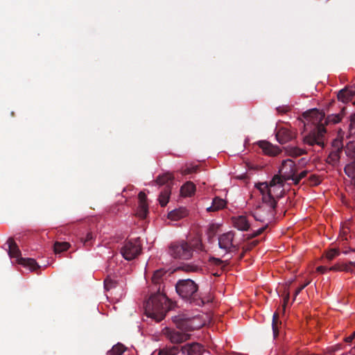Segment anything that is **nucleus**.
<instances>
[{
	"instance_id": "obj_1",
	"label": "nucleus",
	"mask_w": 355,
	"mask_h": 355,
	"mask_svg": "<svg viewBox=\"0 0 355 355\" xmlns=\"http://www.w3.org/2000/svg\"><path fill=\"white\" fill-rule=\"evenodd\" d=\"M296 172L297 166L294 162L287 159L282 162L279 169L280 175H275L269 183L260 182L255 185L262 200L261 205L254 213V217L257 220L267 223L272 218L277 202L284 194V180H293Z\"/></svg>"
},
{
	"instance_id": "obj_2",
	"label": "nucleus",
	"mask_w": 355,
	"mask_h": 355,
	"mask_svg": "<svg viewBox=\"0 0 355 355\" xmlns=\"http://www.w3.org/2000/svg\"><path fill=\"white\" fill-rule=\"evenodd\" d=\"M170 303L165 294L157 293L148 300L145 306L146 315L157 322L162 320L169 310Z\"/></svg>"
},
{
	"instance_id": "obj_3",
	"label": "nucleus",
	"mask_w": 355,
	"mask_h": 355,
	"mask_svg": "<svg viewBox=\"0 0 355 355\" xmlns=\"http://www.w3.org/2000/svg\"><path fill=\"white\" fill-rule=\"evenodd\" d=\"M198 285L191 279L179 280L175 285L177 293L184 300L200 305L202 301L198 298Z\"/></svg>"
},
{
	"instance_id": "obj_4",
	"label": "nucleus",
	"mask_w": 355,
	"mask_h": 355,
	"mask_svg": "<svg viewBox=\"0 0 355 355\" xmlns=\"http://www.w3.org/2000/svg\"><path fill=\"white\" fill-rule=\"evenodd\" d=\"M168 252L173 258L182 260L189 259L193 255L192 248L184 241L171 244Z\"/></svg>"
},
{
	"instance_id": "obj_5",
	"label": "nucleus",
	"mask_w": 355,
	"mask_h": 355,
	"mask_svg": "<svg viewBox=\"0 0 355 355\" xmlns=\"http://www.w3.org/2000/svg\"><path fill=\"white\" fill-rule=\"evenodd\" d=\"M218 245L220 249L226 252L236 251L239 248V242L235 239V234L233 231H229L220 234L218 236Z\"/></svg>"
},
{
	"instance_id": "obj_6",
	"label": "nucleus",
	"mask_w": 355,
	"mask_h": 355,
	"mask_svg": "<svg viewBox=\"0 0 355 355\" xmlns=\"http://www.w3.org/2000/svg\"><path fill=\"white\" fill-rule=\"evenodd\" d=\"M141 251V247L138 239L125 242L121 249V253L126 260L134 259Z\"/></svg>"
},
{
	"instance_id": "obj_7",
	"label": "nucleus",
	"mask_w": 355,
	"mask_h": 355,
	"mask_svg": "<svg viewBox=\"0 0 355 355\" xmlns=\"http://www.w3.org/2000/svg\"><path fill=\"white\" fill-rule=\"evenodd\" d=\"M325 132V129L323 125H318L315 129L311 131L308 135L304 137V142L310 146L317 144L322 146V137Z\"/></svg>"
},
{
	"instance_id": "obj_8",
	"label": "nucleus",
	"mask_w": 355,
	"mask_h": 355,
	"mask_svg": "<svg viewBox=\"0 0 355 355\" xmlns=\"http://www.w3.org/2000/svg\"><path fill=\"white\" fill-rule=\"evenodd\" d=\"M164 334L173 343H181L188 340L190 338V335L187 333L180 332L173 329L166 328L164 330Z\"/></svg>"
},
{
	"instance_id": "obj_9",
	"label": "nucleus",
	"mask_w": 355,
	"mask_h": 355,
	"mask_svg": "<svg viewBox=\"0 0 355 355\" xmlns=\"http://www.w3.org/2000/svg\"><path fill=\"white\" fill-rule=\"evenodd\" d=\"M181 352L183 355H204L205 350L202 345L197 343L186 344L181 347Z\"/></svg>"
},
{
	"instance_id": "obj_10",
	"label": "nucleus",
	"mask_w": 355,
	"mask_h": 355,
	"mask_svg": "<svg viewBox=\"0 0 355 355\" xmlns=\"http://www.w3.org/2000/svg\"><path fill=\"white\" fill-rule=\"evenodd\" d=\"M8 245V254L12 263L22 264V258L21 252L12 239H9L7 241Z\"/></svg>"
},
{
	"instance_id": "obj_11",
	"label": "nucleus",
	"mask_w": 355,
	"mask_h": 355,
	"mask_svg": "<svg viewBox=\"0 0 355 355\" xmlns=\"http://www.w3.org/2000/svg\"><path fill=\"white\" fill-rule=\"evenodd\" d=\"M304 117L306 119L307 124L312 123L313 125H322L321 123L324 117V114L322 112L316 109H313L304 114Z\"/></svg>"
},
{
	"instance_id": "obj_12",
	"label": "nucleus",
	"mask_w": 355,
	"mask_h": 355,
	"mask_svg": "<svg viewBox=\"0 0 355 355\" xmlns=\"http://www.w3.org/2000/svg\"><path fill=\"white\" fill-rule=\"evenodd\" d=\"M139 198V206L136 212V215L141 218H145L148 212V207L146 203V196L145 193L140 192L138 195Z\"/></svg>"
},
{
	"instance_id": "obj_13",
	"label": "nucleus",
	"mask_w": 355,
	"mask_h": 355,
	"mask_svg": "<svg viewBox=\"0 0 355 355\" xmlns=\"http://www.w3.org/2000/svg\"><path fill=\"white\" fill-rule=\"evenodd\" d=\"M234 227L240 231H247L250 227V222L245 216H237L232 217Z\"/></svg>"
},
{
	"instance_id": "obj_14",
	"label": "nucleus",
	"mask_w": 355,
	"mask_h": 355,
	"mask_svg": "<svg viewBox=\"0 0 355 355\" xmlns=\"http://www.w3.org/2000/svg\"><path fill=\"white\" fill-rule=\"evenodd\" d=\"M355 96V85L341 89L338 94V98L343 103H347Z\"/></svg>"
},
{
	"instance_id": "obj_15",
	"label": "nucleus",
	"mask_w": 355,
	"mask_h": 355,
	"mask_svg": "<svg viewBox=\"0 0 355 355\" xmlns=\"http://www.w3.org/2000/svg\"><path fill=\"white\" fill-rule=\"evenodd\" d=\"M259 146L266 155L275 156L280 152V150L277 146H273L266 141H260Z\"/></svg>"
},
{
	"instance_id": "obj_16",
	"label": "nucleus",
	"mask_w": 355,
	"mask_h": 355,
	"mask_svg": "<svg viewBox=\"0 0 355 355\" xmlns=\"http://www.w3.org/2000/svg\"><path fill=\"white\" fill-rule=\"evenodd\" d=\"M276 138L279 143L284 144L293 138V134L286 128H281L277 132Z\"/></svg>"
},
{
	"instance_id": "obj_17",
	"label": "nucleus",
	"mask_w": 355,
	"mask_h": 355,
	"mask_svg": "<svg viewBox=\"0 0 355 355\" xmlns=\"http://www.w3.org/2000/svg\"><path fill=\"white\" fill-rule=\"evenodd\" d=\"M226 201L218 197H216L212 200V204L207 208V211H216L225 207Z\"/></svg>"
},
{
	"instance_id": "obj_18",
	"label": "nucleus",
	"mask_w": 355,
	"mask_h": 355,
	"mask_svg": "<svg viewBox=\"0 0 355 355\" xmlns=\"http://www.w3.org/2000/svg\"><path fill=\"white\" fill-rule=\"evenodd\" d=\"M195 191V184L191 182H187L181 187L180 193L182 196L187 197L194 194Z\"/></svg>"
},
{
	"instance_id": "obj_19",
	"label": "nucleus",
	"mask_w": 355,
	"mask_h": 355,
	"mask_svg": "<svg viewBox=\"0 0 355 355\" xmlns=\"http://www.w3.org/2000/svg\"><path fill=\"white\" fill-rule=\"evenodd\" d=\"M187 214V211L185 209L181 208L178 209H175L172 211H171L168 214V218L173 220H179Z\"/></svg>"
},
{
	"instance_id": "obj_20",
	"label": "nucleus",
	"mask_w": 355,
	"mask_h": 355,
	"mask_svg": "<svg viewBox=\"0 0 355 355\" xmlns=\"http://www.w3.org/2000/svg\"><path fill=\"white\" fill-rule=\"evenodd\" d=\"M180 352L181 347L178 346H169L160 349L158 355H178Z\"/></svg>"
},
{
	"instance_id": "obj_21",
	"label": "nucleus",
	"mask_w": 355,
	"mask_h": 355,
	"mask_svg": "<svg viewBox=\"0 0 355 355\" xmlns=\"http://www.w3.org/2000/svg\"><path fill=\"white\" fill-rule=\"evenodd\" d=\"M39 268L40 266L35 259L31 258L24 259V268L30 272H33L39 269Z\"/></svg>"
},
{
	"instance_id": "obj_22",
	"label": "nucleus",
	"mask_w": 355,
	"mask_h": 355,
	"mask_svg": "<svg viewBox=\"0 0 355 355\" xmlns=\"http://www.w3.org/2000/svg\"><path fill=\"white\" fill-rule=\"evenodd\" d=\"M289 156L298 157L305 153V150L296 146H289L286 150Z\"/></svg>"
},
{
	"instance_id": "obj_23",
	"label": "nucleus",
	"mask_w": 355,
	"mask_h": 355,
	"mask_svg": "<svg viewBox=\"0 0 355 355\" xmlns=\"http://www.w3.org/2000/svg\"><path fill=\"white\" fill-rule=\"evenodd\" d=\"M343 111L344 109L342 110L340 114H331L328 116L326 120V123L335 124L340 122L343 117Z\"/></svg>"
},
{
	"instance_id": "obj_24",
	"label": "nucleus",
	"mask_w": 355,
	"mask_h": 355,
	"mask_svg": "<svg viewBox=\"0 0 355 355\" xmlns=\"http://www.w3.org/2000/svg\"><path fill=\"white\" fill-rule=\"evenodd\" d=\"M125 351V347L118 343L107 352V355H121Z\"/></svg>"
},
{
	"instance_id": "obj_25",
	"label": "nucleus",
	"mask_w": 355,
	"mask_h": 355,
	"mask_svg": "<svg viewBox=\"0 0 355 355\" xmlns=\"http://www.w3.org/2000/svg\"><path fill=\"white\" fill-rule=\"evenodd\" d=\"M70 245L67 242H56L54 244V252L60 253L69 249Z\"/></svg>"
},
{
	"instance_id": "obj_26",
	"label": "nucleus",
	"mask_w": 355,
	"mask_h": 355,
	"mask_svg": "<svg viewBox=\"0 0 355 355\" xmlns=\"http://www.w3.org/2000/svg\"><path fill=\"white\" fill-rule=\"evenodd\" d=\"M169 196H170V191L168 189H164V191L161 192V193L159 196V201L161 206L164 207V206L166 205V204L168 202Z\"/></svg>"
},
{
	"instance_id": "obj_27",
	"label": "nucleus",
	"mask_w": 355,
	"mask_h": 355,
	"mask_svg": "<svg viewBox=\"0 0 355 355\" xmlns=\"http://www.w3.org/2000/svg\"><path fill=\"white\" fill-rule=\"evenodd\" d=\"M172 179H173L172 174L167 173H164L162 175H159L156 180V182L159 184H164L168 183Z\"/></svg>"
},
{
	"instance_id": "obj_28",
	"label": "nucleus",
	"mask_w": 355,
	"mask_h": 355,
	"mask_svg": "<svg viewBox=\"0 0 355 355\" xmlns=\"http://www.w3.org/2000/svg\"><path fill=\"white\" fill-rule=\"evenodd\" d=\"M345 173L351 178H354L355 176V162L347 164L345 167Z\"/></svg>"
},
{
	"instance_id": "obj_29",
	"label": "nucleus",
	"mask_w": 355,
	"mask_h": 355,
	"mask_svg": "<svg viewBox=\"0 0 355 355\" xmlns=\"http://www.w3.org/2000/svg\"><path fill=\"white\" fill-rule=\"evenodd\" d=\"M164 273H165V272L162 270H158L155 271L152 277L153 282L155 284H159V282H160L162 277H163V275H164Z\"/></svg>"
},
{
	"instance_id": "obj_30",
	"label": "nucleus",
	"mask_w": 355,
	"mask_h": 355,
	"mask_svg": "<svg viewBox=\"0 0 355 355\" xmlns=\"http://www.w3.org/2000/svg\"><path fill=\"white\" fill-rule=\"evenodd\" d=\"M277 320H278V314L275 313L272 316V331L274 336L276 337L278 335V329H277Z\"/></svg>"
},
{
	"instance_id": "obj_31",
	"label": "nucleus",
	"mask_w": 355,
	"mask_h": 355,
	"mask_svg": "<svg viewBox=\"0 0 355 355\" xmlns=\"http://www.w3.org/2000/svg\"><path fill=\"white\" fill-rule=\"evenodd\" d=\"M338 254H339V250L336 248H333L327 252L326 258L328 260H331L334 258H335L336 257L338 256Z\"/></svg>"
},
{
	"instance_id": "obj_32",
	"label": "nucleus",
	"mask_w": 355,
	"mask_h": 355,
	"mask_svg": "<svg viewBox=\"0 0 355 355\" xmlns=\"http://www.w3.org/2000/svg\"><path fill=\"white\" fill-rule=\"evenodd\" d=\"M197 168H198L197 165L191 164L190 166H187L185 168L182 169V173L184 175L190 174V173L196 172L197 171Z\"/></svg>"
},
{
	"instance_id": "obj_33",
	"label": "nucleus",
	"mask_w": 355,
	"mask_h": 355,
	"mask_svg": "<svg viewBox=\"0 0 355 355\" xmlns=\"http://www.w3.org/2000/svg\"><path fill=\"white\" fill-rule=\"evenodd\" d=\"M306 174H307L306 171H303L300 172L298 175H296V173H295L293 181L294 182V183L295 184H297L302 178H304L306 175Z\"/></svg>"
},
{
	"instance_id": "obj_34",
	"label": "nucleus",
	"mask_w": 355,
	"mask_h": 355,
	"mask_svg": "<svg viewBox=\"0 0 355 355\" xmlns=\"http://www.w3.org/2000/svg\"><path fill=\"white\" fill-rule=\"evenodd\" d=\"M351 266L355 267V263L351 261L349 263H345V264L341 265V271L351 272L352 271V270L350 268Z\"/></svg>"
},
{
	"instance_id": "obj_35",
	"label": "nucleus",
	"mask_w": 355,
	"mask_h": 355,
	"mask_svg": "<svg viewBox=\"0 0 355 355\" xmlns=\"http://www.w3.org/2000/svg\"><path fill=\"white\" fill-rule=\"evenodd\" d=\"M93 239L92 232H87L85 238L82 239V242L85 245H87L88 243Z\"/></svg>"
},
{
	"instance_id": "obj_36",
	"label": "nucleus",
	"mask_w": 355,
	"mask_h": 355,
	"mask_svg": "<svg viewBox=\"0 0 355 355\" xmlns=\"http://www.w3.org/2000/svg\"><path fill=\"white\" fill-rule=\"evenodd\" d=\"M194 319L191 320H189V321H187V325L189 327V330H193V329H198L200 327V326H195L194 325Z\"/></svg>"
},
{
	"instance_id": "obj_37",
	"label": "nucleus",
	"mask_w": 355,
	"mask_h": 355,
	"mask_svg": "<svg viewBox=\"0 0 355 355\" xmlns=\"http://www.w3.org/2000/svg\"><path fill=\"white\" fill-rule=\"evenodd\" d=\"M309 284V282H306V284H303L300 287H299L295 293V297H296L308 284Z\"/></svg>"
},
{
	"instance_id": "obj_38",
	"label": "nucleus",
	"mask_w": 355,
	"mask_h": 355,
	"mask_svg": "<svg viewBox=\"0 0 355 355\" xmlns=\"http://www.w3.org/2000/svg\"><path fill=\"white\" fill-rule=\"evenodd\" d=\"M200 270H201L200 268L198 266H189V269H188V270L191 271V272H198Z\"/></svg>"
},
{
	"instance_id": "obj_39",
	"label": "nucleus",
	"mask_w": 355,
	"mask_h": 355,
	"mask_svg": "<svg viewBox=\"0 0 355 355\" xmlns=\"http://www.w3.org/2000/svg\"><path fill=\"white\" fill-rule=\"evenodd\" d=\"M328 269H329V270L341 271V265L336 264Z\"/></svg>"
},
{
	"instance_id": "obj_40",
	"label": "nucleus",
	"mask_w": 355,
	"mask_h": 355,
	"mask_svg": "<svg viewBox=\"0 0 355 355\" xmlns=\"http://www.w3.org/2000/svg\"><path fill=\"white\" fill-rule=\"evenodd\" d=\"M347 148L355 152V141H350L347 144Z\"/></svg>"
},
{
	"instance_id": "obj_41",
	"label": "nucleus",
	"mask_w": 355,
	"mask_h": 355,
	"mask_svg": "<svg viewBox=\"0 0 355 355\" xmlns=\"http://www.w3.org/2000/svg\"><path fill=\"white\" fill-rule=\"evenodd\" d=\"M349 126L351 129L355 128V114L351 116Z\"/></svg>"
},
{
	"instance_id": "obj_42",
	"label": "nucleus",
	"mask_w": 355,
	"mask_h": 355,
	"mask_svg": "<svg viewBox=\"0 0 355 355\" xmlns=\"http://www.w3.org/2000/svg\"><path fill=\"white\" fill-rule=\"evenodd\" d=\"M327 270H329V269H328V268H326V267H324V266H318V267L317 268V271H318V272H321V273H324V272H326V271H327Z\"/></svg>"
},
{
	"instance_id": "obj_43",
	"label": "nucleus",
	"mask_w": 355,
	"mask_h": 355,
	"mask_svg": "<svg viewBox=\"0 0 355 355\" xmlns=\"http://www.w3.org/2000/svg\"><path fill=\"white\" fill-rule=\"evenodd\" d=\"M354 337H355V331L352 335H350L349 336L345 338V341L347 342V343H350V342H352L354 340Z\"/></svg>"
},
{
	"instance_id": "obj_44",
	"label": "nucleus",
	"mask_w": 355,
	"mask_h": 355,
	"mask_svg": "<svg viewBox=\"0 0 355 355\" xmlns=\"http://www.w3.org/2000/svg\"><path fill=\"white\" fill-rule=\"evenodd\" d=\"M289 300V293H286L284 299V306H286V303L288 302Z\"/></svg>"
},
{
	"instance_id": "obj_45",
	"label": "nucleus",
	"mask_w": 355,
	"mask_h": 355,
	"mask_svg": "<svg viewBox=\"0 0 355 355\" xmlns=\"http://www.w3.org/2000/svg\"><path fill=\"white\" fill-rule=\"evenodd\" d=\"M264 230V227H261V228H259V230H257L254 234V236H257L258 234H260Z\"/></svg>"
},
{
	"instance_id": "obj_46",
	"label": "nucleus",
	"mask_w": 355,
	"mask_h": 355,
	"mask_svg": "<svg viewBox=\"0 0 355 355\" xmlns=\"http://www.w3.org/2000/svg\"><path fill=\"white\" fill-rule=\"evenodd\" d=\"M307 163V160L305 158H302L299 161V164L301 165H305Z\"/></svg>"
},
{
	"instance_id": "obj_47",
	"label": "nucleus",
	"mask_w": 355,
	"mask_h": 355,
	"mask_svg": "<svg viewBox=\"0 0 355 355\" xmlns=\"http://www.w3.org/2000/svg\"><path fill=\"white\" fill-rule=\"evenodd\" d=\"M214 261H215L216 264H219V263H222V261L218 259H214Z\"/></svg>"
},
{
	"instance_id": "obj_48",
	"label": "nucleus",
	"mask_w": 355,
	"mask_h": 355,
	"mask_svg": "<svg viewBox=\"0 0 355 355\" xmlns=\"http://www.w3.org/2000/svg\"><path fill=\"white\" fill-rule=\"evenodd\" d=\"M343 253H344V254H347V251H344V252H343Z\"/></svg>"
},
{
	"instance_id": "obj_49",
	"label": "nucleus",
	"mask_w": 355,
	"mask_h": 355,
	"mask_svg": "<svg viewBox=\"0 0 355 355\" xmlns=\"http://www.w3.org/2000/svg\"><path fill=\"white\" fill-rule=\"evenodd\" d=\"M354 103L355 104V102Z\"/></svg>"
}]
</instances>
